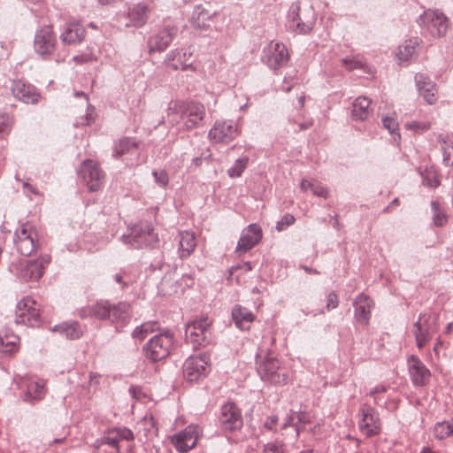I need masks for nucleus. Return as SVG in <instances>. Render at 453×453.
I'll return each instance as SVG.
<instances>
[{"label":"nucleus","mask_w":453,"mask_h":453,"mask_svg":"<svg viewBox=\"0 0 453 453\" xmlns=\"http://www.w3.org/2000/svg\"><path fill=\"white\" fill-rule=\"evenodd\" d=\"M79 174L90 192H96L104 186L105 174L94 160H84L79 169Z\"/></svg>","instance_id":"nucleus-14"},{"label":"nucleus","mask_w":453,"mask_h":453,"mask_svg":"<svg viewBox=\"0 0 453 453\" xmlns=\"http://www.w3.org/2000/svg\"><path fill=\"white\" fill-rule=\"evenodd\" d=\"M211 326V320L208 317H201L187 324L185 337L193 349L205 347L210 342Z\"/></svg>","instance_id":"nucleus-6"},{"label":"nucleus","mask_w":453,"mask_h":453,"mask_svg":"<svg viewBox=\"0 0 453 453\" xmlns=\"http://www.w3.org/2000/svg\"><path fill=\"white\" fill-rule=\"evenodd\" d=\"M125 242L135 249L154 246L158 242L154 228L147 223H139L130 229V234L124 236Z\"/></svg>","instance_id":"nucleus-11"},{"label":"nucleus","mask_w":453,"mask_h":453,"mask_svg":"<svg viewBox=\"0 0 453 453\" xmlns=\"http://www.w3.org/2000/svg\"><path fill=\"white\" fill-rule=\"evenodd\" d=\"M11 91L12 96L24 104H37L41 98L38 89L32 84L27 83L23 80H15L12 81Z\"/></svg>","instance_id":"nucleus-21"},{"label":"nucleus","mask_w":453,"mask_h":453,"mask_svg":"<svg viewBox=\"0 0 453 453\" xmlns=\"http://www.w3.org/2000/svg\"><path fill=\"white\" fill-rule=\"evenodd\" d=\"M297 424H309L311 422V415L305 411L296 412Z\"/></svg>","instance_id":"nucleus-62"},{"label":"nucleus","mask_w":453,"mask_h":453,"mask_svg":"<svg viewBox=\"0 0 453 453\" xmlns=\"http://www.w3.org/2000/svg\"><path fill=\"white\" fill-rule=\"evenodd\" d=\"M100 441L101 443H105L115 448L118 451L119 450V443L120 440L119 439V436L113 433V428L109 429L104 437L101 438Z\"/></svg>","instance_id":"nucleus-47"},{"label":"nucleus","mask_w":453,"mask_h":453,"mask_svg":"<svg viewBox=\"0 0 453 453\" xmlns=\"http://www.w3.org/2000/svg\"><path fill=\"white\" fill-rule=\"evenodd\" d=\"M152 175L159 186L165 187L168 184L169 178L165 170L153 171Z\"/></svg>","instance_id":"nucleus-53"},{"label":"nucleus","mask_w":453,"mask_h":453,"mask_svg":"<svg viewBox=\"0 0 453 453\" xmlns=\"http://www.w3.org/2000/svg\"><path fill=\"white\" fill-rule=\"evenodd\" d=\"M353 307L355 319L361 325H368L372 310L374 307L372 299L367 295L361 293L355 298Z\"/></svg>","instance_id":"nucleus-24"},{"label":"nucleus","mask_w":453,"mask_h":453,"mask_svg":"<svg viewBox=\"0 0 453 453\" xmlns=\"http://www.w3.org/2000/svg\"><path fill=\"white\" fill-rule=\"evenodd\" d=\"M288 16L291 19L292 26L296 27L300 33L305 34L311 29L312 24L311 22H303L300 17V5L298 2L290 6Z\"/></svg>","instance_id":"nucleus-36"},{"label":"nucleus","mask_w":453,"mask_h":453,"mask_svg":"<svg viewBox=\"0 0 453 453\" xmlns=\"http://www.w3.org/2000/svg\"><path fill=\"white\" fill-rule=\"evenodd\" d=\"M438 320L439 315L436 313L424 312L418 315V320L413 324L411 330L418 349L426 347L438 332Z\"/></svg>","instance_id":"nucleus-4"},{"label":"nucleus","mask_w":453,"mask_h":453,"mask_svg":"<svg viewBox=\"0 0 453 453\" xmlns=\"http://www.w3.org/2000/svg\"><path fill=\"white\" fill-rule=\"evenodd\" d=\"M139 143L135 138L122 137L114 142L112 149V157L119 158L120 157L135 152L138 150Z\"/></svg>","instance_id":"nucleus-32"},{"label":"nucleus","mask_w":453,"mask_h":453,"mask_svg":"<svg viewBox=\"0 0 453 453\" xmlns=\"http://www.w3.org/2000/svg\"><path fill=\"white\" fill-rule=\"evenodd\" d=\"M250 158L248 156H243L235 160L234 165L227 170V174L230 178L240 177L244 170L247 168Z\"/></svg>","instance_id":"nucleus-43"},{"label":"nucleus","mask_w":453,"mask_h":453,"mask_svg":"<svg viewBox=\"0 0 453 453\" xmlns=\"http://www.w3.org/2000/svg\"><path fill=\"white\" fill-rule=\"evenodd\" d=\"M113 433H115L120 441H132L134 440L133 432L127 427H114Z\"/></svg>","instance_id":"nucleus-52"},{"label":"nucleus","mask_w":453,"mask_h":453,"mask_svg":"<svg viewBox=\"0 0 453 453\" xmlns=\"http://www.w3.org/2000/svg\"><path fill=\"white\" fill-rule=\"evenodd\" d=\"M149 8L143 3H138L128 8L127 12H119L116 21L119 27H142L148 20Z\"/></svg>","instance_id":"nucleus-13"},{"label":"nucleus","mask_w":453,"mask_h":453,"mask_svg":"<svg viewBox=\"0 0 453 453\" xmlns=\"http://www.w3.org/2000/svg\"><path fill=\"white\" fill-rule=\"evenodd\" d=\"M22 187L24 194L27 195V196H30V195L41 196L40 191L35 187L31 185L28 181H23Z\"/></svg>","instance_id":"nucleus-61"},{"label":"nucleus","mask_w":453,"mask_h":453,"mask_svg":"<svg viewBox=\"0 0 453 453\" xmlns=\"http://www.w3.org/2000/svg\"><path fill=\"white\" fill-rule=\"evenodd\" d=\"M264 453H284V445L278 441L269 442L264 447Z\"/></svg>","instance_id":"nucleus-54"},{"label":"nucleus","mask_w":453,"mask_h":453,"mask_svg":"<svg viewBox=\"0 0 453 453\" xmlns=\"http://www.w3.org/2000/svg\"><path fill=\"white\" fill-rule=\"evenodd\" d=\"M239 135L236 123L230 119L217 120L209 131L208 137L211 142L229 143Z\"/></svg>","instance_id":"nucleus-17"},{"label":"nucleus","mask_w":453,"mask_h":453,"mask_svg":"<svg viewBox=\"0 0 453 453\" xmlns=\"http://www.w3.org/2000/svg\"><path fill=\"white\" fill-rule=\"evenodd\" d=\"M41 320L40 304L26 296L17 304L15 322L28 326H38Z\"/></svg>","instance_id":"nucleus-12"},{"label":"nucleus","mask_w":453,"mask_h":453,"mask_svg":"<svg viewBox=\"0 0 453 453\" xmlns=\"http://www.w3.org/2000/svg\"><path fill=\"white\" fill-rule=\"evenodd\" d=\"M277 422H278V417L276 415H273V416H270L267 418L264 426L266 429L273 431V430H274V428L277 425Z\"/></svg>","instance_id":"nucleus-63"},{"label":"nucleus","mask_w":453,"mask_h":453,"mask_svg":"<svg viewBox=\"0 0 453 453\" xmlns=\"http://www.w3.org/2000/svg\"><path fill=\"white\" fill-rule=\"evenodd\" d=\"M172 122H178L173 116L178 115L182 121L183 129L189 131L199 127L205 118L206 111L203 104L196 101L170 102L166 110Z\"/></svg>","instance_id":"nucleus-1"},{"label":"nucleus","mask_w":453,"mask_h":453,"mask_svg":"<svg viewBox=\"0 0 453 453\" xmlns=\"http://www.w3.org/2000/svg\"><path fill=\"white\" fill-rule=\"evenodd\" d=\"M45 395L44 385L40 381H30L27 386L26 400L39 401Z\"/></svg>","instance_id":"nucleus-38"},{"label":"nucleus","mask_w":453,"mask_h":453,"mask_svg":"<svg viewBox=\"0 0 453 453\" xmlns=\"http://www.w3.org/2000/svg\"><path fill=\"white\" fill-rule=\"evenodd\" d=\"M436 439L443 440L453 434V418L449 421L438 422L434 428Z\"/></svg>","instance_id":"nucleus-41"},{"label":"nucleus","mask_w":453,"mask_h":453,"mask_svg":"<svg viewBox=\"0 0 453 453\" xmlns=\"http://www.w3.org/2000/svg\"><path fill=\"white\" fill-rule=\"evenodd\" d=\"M12 126V118L7 114L0 113V139L10 133Z\"/></svg>","instance_id":"nucleus-48"},{"label":"nucleus","mask_w":453,"mask_h":453,"mask_svg":"<svg viewBox=\"0 0 453 453\" xmlns=\"http://www.w3.org/2000/svg\"><path fill=\"white\" fill-rule=\"evenodd\" d=\"M253 269L251 263L249 261L242 262L237 265L231 266L228 270L229 277L228 279L238 270H243L244 272H250Z\"/></svg>","instance_id":"nucleus-56"},{"label":"nucleus","mask_w":453,"mask_h":453,"mask_svg":"<svg viewBox=\"0 0 453 453\" xmlns=\"http://www.w3.org/2000/svg\"><path fill=\"white\" fill-rule=\"evenodd\" d=\"M178 33V27L173 25L165 26L157 34L151 35L148 40L150 52L164 51L173 42Z\"/></svg>","instance_id":"nucleus-23"},{"label":"nucleus","mask_w":453,"mask_h":453,"mask_svg":"<svg viewBox=\"0 0 453 453\" xmlns=\"http://www.w3.org/2000/svg\"><path fill=\"white\" fill-rule=\"evenodd\" d=\"M242 417L240 409L233 402L224 403L219 415V426L222 431L234 432L242 427Z\"/></svg>","instance_id":"nucleus-15"},{"label":"nucleus","mask_w":453,"mask_h":453,"mask_svg":"<svg viewBox=\"0 0 453 453\" xmlns=\"http://www.w3.org/2000/svg\"><path fill=\"white\" fill-rule=\"evenodd\" d=\"M74 96L76 97H83L85 99L86 103L88 104V95L86 93H84L82 91H77V92L74 93ZM94 120H95L94 107H92L91 105L88 104L86 115L81 118V121H77L74 124V126L75 127L88 126L91 123H93Z\"/></svg>","instance_id":"nucleus-42"},{"label":"nucleus","mask_w":453,"mask_h":453,"mask_svg":"<svg viewBox=\"0 0 453 453\" xmlns=\"http://www.w3.org/2000/svg\"><path fill=\"white\" fill-rule=\"evenodd\" d=\"M342 65L349 71L354 69H360L363 67V63L357 58H344L341 59Z\"/></svg>","instance_id":"nucleus-49"},{"label":"nucleus","mask_w":453,"mask_h":453,"mask_svg":"<svg viewBox=\"0 0 453 453\" xmlns=\"http://www.w3.org/2000/svg\"><path fill=\"white\" fill-rule=\"evenodd\" d=\"M58 40L52 26H42L35 34V52L43 59L49 58L56 50Z\"/></svg>","instance_id":"nucleus-10"},{"label":"nucleus","mask_w":453,"mask_h":453,"mask_svg":"<svg viewBox=\"0 0 453 453\" xmlns=\"http://www.w3.org/2000/svg\"><path fill=\"white\" fill-rule=\"evenodd\" d=\"M339 305V298L337 294L334 291H331L326 297V311H331L333 309L337 308Z\"/></svg>","instance_id":"nucleus-58"},{"label":"nucleus","mask_w":453,"mask_h":453,"mask_svg":"<svg viewBox=\"0 0 453 453\" xmlns=\"http://www.w3.org/2000/svg\"><path fill=\"white\" fill-rule=\"evenodd\" d=\"M310 185V190L312 192L314 196L326 198L328 196V190L326 188L322 186L319 181L312 180L311 184Z\"/></svg>","instance_id":"nucleus-50"},{"label":"nucleus","mask_w":453,"mask_h":453,"mask_svg":"<svg viewBox=\"0 0 453 453\" xmlns=\"http://www.w3.org/2000/svg\"><path fill=\"white\" fill-rule=\"evenodd\" d=\"M439 142H441L443 164L447 166L453 165V140L449 137L440 136Z\"/></svg>","instance_id":"nucleus-39"},{"label":"nucleus","mask_w":453,"mask_h":453,"mask_svg":"<svg viewBox=\"0 0 453 453\" xmlns=\"http://www.w3.org/2000/svg\"><path fill=\"white\" fill-rule=\"evenodd\" d=\"M257 371L265 382L276 386H282L288 383L289 378L288 370L281 366L280 362L270 352L266 355L257 354Z\"/></svg>","instance_id":"nucleus-2"},{"label":"nucleus","mask_w":453,"mask_h":453,"mask_svg":"<svg viewBox=\"0 0 453 453\" xmlns=\"http://www.w3.org/2000/svg\"><path fill=\"white\" fill-rule=\"evenodd\" d=\"M209 357L206 355L190 356L183 364V377L188 382H198L207 377L211 371Z\"/></svg>","instance_id":"nucleus-8"},{"label":"nucleus","mask_w":453,"mask_h":453,"mask_svg":"<svg viewBox=\"0 0 453 453\" xmlns=\"http://www.w3.org/2000/svg\"><path fill=\"white\" fill-rule=\"evenodd\" d=\"M13 241L18 252L26 257L36 252L42 245L37 229L28 222L16 229Z\"/></svg>","instance_id":"nucleus-5"},{"label":"nucleus","mask_w":453,"mask_h":453,"mask_svg":"<svg viewBox=\"0 0 453 453\" xmlns=\"http://www.w3.org/2000/svg\"><path fill=\"white\" fill-rule=\"evenodd\" d=\"M418 45L417 39L406 40L398 48L397 58L400 62H407L412 58L415 53L416 46Z\"/></svg>","instance_id":"nucleus-37"},{"label":"nucleus","mask_w":453,"mask_h":453,"mask_svg":"<svg viewBox=\"0 0 453 453\" xmlns=\"http://www.w3.org/2000/svg\"><path fill=\"white\" fill-rule=\"evenodd\" d=\"M261 59L271 69L276 70L287 65L289 54L283 43L271 42L264 48Z\"/></svg>","instance_id":"nucleus-16"},{"label":"nucleus","mask_w":453,"mask_h":453,"mask_svg":"<svg viewBox=\"0 0 453 453\" xmlns=\"http://www.w3.org/2000/svg\"><path fill=\"white\" fill-rule=\"evenodd\" d=\"M371 100L366 96H358L352 104L351 118L354 120H365L372 113Z\"/></svg>","instance_id":"nucleus-33"},{"label":"nucleus","mask_w":453,"mask_h":453,"mask_svg":"<svg viewBox=\"0 0 453 453\" xmlns=\"http://www.w3.org/2000/svg\"><path fill=\"white\" fill-rule=\"evenodd\" d=\"M415 81L419 95L423 96L426 102L433 104L436 102L435 85L428 76L424 73H417L415 75Z\"/></svg>","instance_id":"nucleus-26"},{"label":"nucleus","mask_w":453,"mask_h":453,"mask_svg":"<svg viewBox=\"0 0 453 453\" xmlns=\"http://www.w3.org/2000/svg\"><path fill=\"white\" fill-rule=\"evenodd\" d=\"M130 395L135 399H141L142 397V388L138 386H131L128 389Z\"/></svg>","instance_id":"nucleus-64"},{"label":"nucleus","mask_w":453,"mask_h":453,"mask_svg":"<svg viewBox=\"0 0 453 453\" xmlns=\"http://www.w3.org/2000/svg\"><path fill=\"white\" fill-rule=\"evenodd\" d=\"M173 345V334L170 332L152 337L143 347L144 356L151 362L160 361L169 356Z\"/></svg>","instance_id":"nucleus-7"},{"label":"nucleus","mask_w":453,"mask_h":453,"mask_svg":"<svg viewBox=\"0 0 453 453\" xmlns=\"http://www.w3.org/2000/svg\"><path fill=\"white\" fill-rule=\"evenodd\" d=\"M418 21L433 37L445 35L449 27L448 18L439 10L428 9L425 11L419 16Z\"/></svg>","instance_id":"nucleus-9"},{"label":"nucleus","mask_w":453,"mask_h":453,"mask_svg":"<svg viewBox=\"0 0 453 453\" xmlns=\"http://www.w3.org/2000/svg\"><path fill=\"white\" fill-rule=\"evenodd\" d=\"M196 246L195 234L188 231L180 233L179 254L180 258L188 257Z\"/></svg>","instance_id":"nucleus-34"},{"label":"nucleus","mask_w":453,"mask_h":453,"mask_svg":"<svg viewBox=\"0 0 453 453\" xmlns=\"http://www.w3.org/2000/svg\"><path fill=\"white\" fill-rule=\"evenodd\" d=\"M85 28L79 22L66 23L60 35V40L65 44L80 43L85 37Z\"/></svg>","instance_id":"nucleus-27"},{"label":"nucleus","mask_w":453,"mask_h":453,"mask_svg":"<svg viewBox=\"0 0 453 453\" xmlns=\"http://www.w3.org/2000/svg\"><path fill=\"white\" fill-rule=\"evenodd\" d=\"M407 129H411L413 131H426L430 128V124L428 122H418V121H411L405 125Z\"/></svg>","instance_id":"nucleus-57"},{"label":"nucleus","mask_w":453,"mask_h":453,"mask_svg":"<svg viewBox=\"0 0 453 453\" xmlns=\"http://www.w3.org/2000/svg\"><path fill=\"white\" fill-rule=\"evenodd\" d=\"M202 433L201 428L197 425H189L183 430L173 434L171 442L180 453H186L193 449Z\"/></svg>","instance_id":"nucleus-18"},{"label":"nucleus","mask_w":453,"mask_h":453,"mask_svg":"<svg viewBox=\"0 0 453 453\" xmlns=\"http://www.w3.org/2000/svg\"><path fill=\"white\" fill-rule=\"evenodd\" d=\"M52 330L70 340L79 339L83 334L80 324L76 321L63 322L59 325H56Z\"/></svg>","instance_id":"nucleus-35"},{"label":"nucleus","mask_w":453,"mask_h":453,"mask_svg":"<svg viewBox=\"0 0 453 453\" xmlns=\"http://www.w3.org/2000/svg\"><path fill=\"white\" fill-rule=\"evenodd\" d=\"M191 57V53L188 52L187 50H171L167 54L166 58V65L173 68V70H188V69H193L195 70V67H193L191 63H188V58Z\"/></svg>","instance_id":"nucleus-28"},{"label":"nucleus","mask_w":453,"mask_h":453,"mask_svg":"<svg viewBox=\"0 0 453 453\" xmlns=\"http://www.w3.org/2000/svg\"><path fill=\"white\" fill-rule=\"evenodd\" d=\"M19 339L13 336L12 340L0 337V351L4 353H12L18 349L17 342Z\"/></svg>","instance_id":"nucleus-46"},{"label":"nucleus","mask_w":453,"mask_h":453,"mask_svg":"<svg viewBox=\"0 0 453 453\" xmlns=\"http://www.w3.org/2000/svg\"><path fill=\"white\" fill-rule=\"evenodd\" d=\"M73 60L79 65H82L85 63L92 62L96 60V58L92 53H82L80 55H76L73 58Z\"/></svg>","instance_id":"nucleus-59"},{"label":"nucleus","mask_w":453,"mask_h":453,"mask_svg":"<svg viewBox=\"0 0 453 453\" xmlns=\"http://www.w3.org/2000/svg\"><path fill=\"white\" fill-rule=\"evenodd\" d=\"M382 125L392 134L394 141L398 142L400 140L401 136L398 132V122L395 118L391 116L383 117Z\"/></svg>","instance_id":"nucleus-45"},{"label":"nucleus","mask_w":453,"mask_h":453,"mask_svg":"<svg viewBox=\"0 0 453 453\" xmlns=\"http://www.w3.org/2000/svg\"><path fill=\"white\" fill-rule=\"evenodd\" d=\"M262 237V228L258 225L255 223L249 225L242 231L234 253L241 257L258 244Z\"/></svg>","instance_id":"nucleus-19"},{"label":"nucleus","mask_w":453,"mask_h":453,"mask_svg":"<svg viewBox=\"0 0 453 453\" xmlns=\"http://www.w3.org/2000/svg\"><path fill=\"white\" fill-rule=\"evenodd\" d=\"M158 324L156 321L145 322L139 326H136L132 332V337L137 340H143L149 334L153 333L157 329Z\"/></svg>","instance_id":"nucleus-40"},{"label":"nucleus","mask_w":453,"mask_h":453,"mask_svg":"<svg viewBox=\"0 0 453 453\" xmlns=\"http://www.w3.org/2000/svg\"><path fill=\"white\" fill-rule=\"evenodd\" d=\"M387 390H388L387 386H385L383 384H379V385L375 386L374 388H371L370 391L367 393V395L370 396H373L374 403L379 404V401H378L376 395L385 393Z\"/></svg>","instance_id":"nucleus-60"},{"label":"nucleus","mask_w":453,"mask_h":453,"mask_svg":"<svg viewBox=\"0 0 453 453\" xmlns=\"http://www.w3.org/2000/svg\"><path fill=\"white\" fill-rule=\"evenodd\" d=\"M215 15V12H211L203 4H197L192 12L191 25L196 29L207 30L211 27Z\"/></svg>","instance_id":"nucleus-25"},{"label":"nucleus","mask_w":453,"mask_h":453,"mask_svg":"<svg viewBox=\"0 0 453 453\" xmlns=\"http://www.w3.org/2000/svg\"><path fill=\"white\" fill-rule=\"evenodd\" d=\"M111 303L108 301H99L81 310L82 318L91 317L100 320L109 318Z\"/></svg>","instance_id":"nucleus-30"},{"label":"nucleus","mask_w":453,"mask_h":453,"mask_svg":"<svg viewBox=\"0 0 453 453\" xmlns=\"http://www.w3.org/2000/svg\"><path fill=\"white\" fill-rule=\"evenodd\" d=\"M231 313L235 326L242 330L250 329V324L255 319L254 314L249 309L241 305H235Z\"/></svg>","instance_id":"nucleus-31"},{"label":"nucleus","mask_w":453,"mask_h":453,"mask_svg":"<svg viewBox=\"0 0 453 453\" xmlns=\"http://www.w3.org/2000/svg\"><path fill=\"white\" fill-rule=\"evenodd\" d=\"M295 221V217L292 214L287 213L281 218L280 221L277 222L275 228L279 232L284 231L288 226L293 225Z\"/></svg>","instance_id":"nucleus-51"},{"label":"nucleus","mask_w":453,"mask_h":453,"mask_svg":"<svg viewBox=\"0 0 453 453\" xmlns=\"http://www.w3.org/2000/svg\"><path fill=\"white\" fill-rule=\"evenodd\" d=\"M407 365L411 380L415 387H424L429 383L431 372L419 357L410 356Z\"/></svg>","instance_id":"nucleus-22"},{"label":"nucleus","mask_w":453,"mask_h":453,"mask_svg":"<svg viewBox=\"0 0 453 453\" xmlns=\"http://www.w3.org/2000/svg\"><path fill=\"white\" fill-rule=\"evenodd\" d=\"M362 416L358 423L360 431L367 437L377 435L380 432V420L377 411L372 406L364 403L360 407Z\"/></svg>","instance_id":"nucleus-20"},{"label":"nucleus","mask_w":453,"mask_h":453,"mask_svg":"<svg viewBox=\"0 0 453 453\" xmlns=\"http://www.w3.org/2000/svg\"><path fill=\"white\" fill-rule=\"evenodd\" d=\"M295 420H296V412L293 411H290L286 418L285 423L283 425V428H286L287 426H295L296 436H298L300 434L301 428H300L299 425L296 422H295Z\"/></svg>","instance_id":"nucleus-55"},{"label":"nucleus","mask_w":453,"mask_h":453,"mask_svg":"<svg viewBox=\"0 0 453 453\" xmlns=\"http://www.w3.org/2000/svg\"><path fill=\"white\" fill-rule=\"evenodd\" d=\"M109 313L108 320L124 326L129 323L131 319L130 304L126 302H120L116 304L111 303Z\"/></svg>","instance_id":"nucleus-29"},{"label":"nucleus","mask_w":453,"mask_h":453,"mask_svg":"<svg viewBox=\"0 0 453 453\" xmlns=\"http://www.w3.org/2000/svg\"><path fill=\"white\" fill-rule=\"evenodd\" d=\"M431 209L433 212V222L436 226H442L448 222V216L443 210L441 209L437 201L431 202Z\"/></svg>","instance_id":"nucleus-44"},{"label":"nucleus","mask_w":453,"mask_h":453,"mask_svg":"<svg viewBox=\"0 0 453 453\" xmlns=\"http://www.w3.org/2000/svg\"><path fill=\"white\" fill-rule=\"evenodd\" d=\"M50 262V257L42 255L35 260L17 259L10 264L8 269L11 273L22 280H38Z\"/></svg>","instance_id":"nucleus-3"}]
</instances>
